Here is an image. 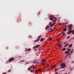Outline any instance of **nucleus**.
I'll list each match as a JSON object with an SVG mask.
<instances>
[{"label":"nucleus","instance_id":"79ce46f5","mask_svg":"<svg viewBox=\"0 0 74 74\" xmlns=\"http://www.w3.org/2000/svg\"><path fill=\"white\" fill-rule=\"evenodd\" d=\"M68 23V22H66L65 23V25H67V24Z\"/></svg>","mask_w":74,"mask_h":74},{"label":"nucleus","instance_id":"cd10ccee","mask_svg":"<svg viewBox=\"0 0 74 74\" xmlns=\"http://www.w3.org/2000/svg\"><path fill=\"white\" fill-rule=\"evenodd\" d=\"M46 65L47 67H49V64H47Z\"/></svg>","mask_w":74,"mask_h":74},{"label":"nucleus","instance_id":"b1692460","mask_svg":"<svg viewBox=\"0 0 74 74\" xmlns=\"http://www.w3.org/2000/svg\"><path fill=\"white\" fill-rule=\"evenodd\" d=\"M50 19H51V20H53V18H52V17H50Z\"/></svg>","mask_w":74,"mask_h":74},{"label":"nucleus","instance_id":"f3484780","mask_svg":"<svg viewBox=\"0 0 74 74\" xmlns=\"http://www.w3.org/2000/svg\"><path fill=\"white\" fill-rule=\"evenodd\" d=\"M39 46H40V45H36V48H38V47H39Z\"/></svg>","mask_w":74,"mask_h":74},{"label":"nucleus","instance_id":"8fccbe9b","mask_svg":"<svg viewBox=\"0 0 74 74\" xmlns=\"http://www.w3.org/2000/svg\"><path fill=\"white\" fill-rule=\"evenodd\" d=\"M60 40L59 39V40H58V41H60Z\"/></svg>","mask_w":74,"mask_h":74},{"label":"nucleus","instance_id":"f704fd0d","mask_svg":"<svg viewBox=\"0 0 74 74\" xmlns=\"http://www.w3.org/2000/svg\"><path fill=\"white\" fill-rule=\"evenodd\" d=\"M54 19H55L56 21H57V19L55 17H54Z\"/></svg>","mask_w":74,"mask_h":74},{"label":"nucleus","instance_id":"a878e982","mask_svg":"<svg viewBox=\"0 0 74 74\" xmlns=\"http://www.w3.org/2000/svg\"><path fill=\"white\" fill-rule=\"evenodd\" d=\"M52 23V22H51L50 23H49V25H51V23Z\"/></svg>","mask_w":74,"mask_h":74},{"label":"nucleus","instance_id":"de8ad7c7","mask_svg":"<svg viewBox=\"0 0 74 74\" xmlns=\"http://www.w3.org/2000/svg\"><path fill=\"white\" fill-rule=\"evenodd\" d=\"M52 28H50V29H49V30H52Z\"/></svg>","mask_w":74,"mask_h":74},{"label":"nucleus","instance_id":"4c0bfd02","mask_svg":"<svg viewBox=\"0 0 74 74\" xmlns=\"http://www.w3.org/2000/svg\"><path fill=\"white\" fill-rule=\"evenodd\" d=\"M41 64H42L43 65H44V63H42V62H41Z\"/></svg>","mask_w":74,"mask_h":74},{"label":"nucleus","instance_id":"6e6d98bb","mask_svg":"<svg viewBox=\"0 0 74 74\" xmlns=\"http://www.w3.org/2000/svg\"><path fill=\"white\" fill-rule=\"evenodd\" d=\"M56 29V28H53V29Z\"/></svg>","mask_w":74,"mask_h":74},{"label":"nucleus","instance_id":"bf43d9fd","mask_svg":"<svg viewBox=\"0 0 74 74\" xmlns=\"http://www.w3.org/2000/svg\"><path fill=\"white\" fill-rule=\"evenodd\" d=\"M73 39H74V37L73 38Z\"/></svg>","mask_w":74,"mask_h":74},{"label":"nucleus","instance_id":"3c124183","mask_svg":"<svg viewBox=\"0 0 74 74\" xmlns=\"http://www.w3.org/2000/svg\"><path fill=\"white\" fill-rule=\"evenodd\" d=\"M59 25H61V23H59Z\"/></svg>","mask_w":74,"mask_h":74},{"label":"nucleus","instance_id":"052dcab7","mask_svg":"<svg viewBox=\"0 0 74 74\" xmlns=\"http://www.w3.org/2000/svg\"><path fill=\"white\" fill-rule=\"evenodd\" d=\"M55 74H56V73H55Z\"/></svg>","mask_w":74,"mask_h":74},{"label":"nucleus","instance_id":"412c9836","mask_svg":"<svg viewBox=\"0 0 74 74\" xmlns=\"http://www.w3.org/2000/svg\"><path fill=\"white\" fill-rule=\"evenodd\" d=\"M70 36H68L67 38V39H69V38H70Z\"/></svg>","mask_w":74,"mask_h":74},{"label":"nucleus","instance_id":"a18cd8bd","mask_svg":"<svg viewBox=\"0 0 74 74\" xmlns=\"http://www.w3.org/2000/svg\"><path fill=\"white\" fill-rule=\"evenodd\" d=\"M62 47V45H61L60 46V48H61V47Z\"/></svg>","mask_w":74,"mask_h":74},{"label":"nucleus","instance_id":"58836bf2","mask_svg":"<svg viewBox=\"0 0 74 74\" xmlns=\"http://www.w3.org/2000/svg\"><path fill=\"white\" fill-rule=\"evenodd\" d=\"M62 24H63V25H64L65 24V23H62Z\"/></svg>","mask_w":74,"mask_h":74},{"label":"nucleus","instance_id":"7c9ffc66","mask_svg":"<svg viewBox=\"0 0 74 74\" xmlns=\"http://www.w3.org/2000/svg\"><path fill=\"white\" fill-rule=\"evenodd\" d=\"M53 31H54V30L53 29V30H51V31L50 32H53Z\"/></svg>","mask_w":74,"mask_h":74},{"label":"nucleus","instance_id":"39448f33","mask_svg":"<svg viewBox=\"0 0 74 74\" xmlns=\"http://www.w3.org/2000/svg\"><path fill=\"white\" fill-rule=\"evenodd\" d=\"M71 32L73 34H74V30L72 31V30H69V32L67 33V34H69Z\"/></svg>","mask_w":74,"mask_h":74},{"label":"nucleus","instance_id":"f8f14e48","mask_svg":"<svg viewBox=\"0 0 74 74\" xmlns=\"http://www.w3.org/2000/svg\"><path fill=\"white\" fill-rule=\"evenodd\" d=\"M66 48L64 47L62 50V51H66Z\"/></svg>","mask_w":74,"mask_h":74},{"label":"nucleus","instance_id":"7ed1b4c3","mask_svg":"<svg viewBox=\"0 0 74 74\" xmlns=\"http://www.w3.org/2000/svg\"><path fill=\"white\" fill-rule=\"evenodd\" d=\"M41 35L39 36L38 37V39L37 40H34V42H38V41L40 40V38H41Z\"/></svg>","mask_w":74,"mask_h":74},{"label":"nucleus","instance_id":"864d4df0","mask_svg":"<svg viewBox=\"0 0 74 74\" xmlns=\"http://www.w3.org/2000/svg\"><path fill=\"white\" fill-rule=\"evenodd\" d=\"M56 74H58V72H57V73H56Z\"/></svg>","mask_w":74,"mask_h":74},{"label":"nucleus","instance_id":"423d86ee","mask_svg":"<svg viewBox=\"0 0 74 74\" xmlns=\"http://www.w3.org/2000/svg\"><path fill=\"white\" fill-rule=\"evenodd\" d=\"M14 58H10L9 60L8 61L10 63L11 62H12L14 60Z\"/></svg>","mask_w":74,"mask_h":74},{"label":"nucleus","instance_id":"20e7f679","mask_svg":"<svg viewBox=\"0 0 74 74\" xmlns=\"http://www.w3.org/2000/svg\"><path fill=\"white\" fill-rule=\"evenodd\" d=\"M68 27H69L68 29L69 30H71V29H72V27H73V25H72V24H69V25L68 26Z\"/></svg>","mask_w":74,"mask_h":74},{"label":"nucleus","instance_id":"f257e3e1","mask_svg":"<svg viewBox=\"0 0 74 74\" xmlns=\"http://www.w3.org/2000/svg\"><path fill=\"white\" fill-rule=\"evenodd\" d=\"M60 67L61 69H64L65 67H66V63H62L60 64Z\"/></svg>","mask_w":74,"mask_h":74},{"label":"nucleus","instance_id":"0eeeda50","mask_svg":"<svg viewBox=\"0 0 74 74\" xmlns=\"http://www.w3.org/2000/svg\"><path fill=\"white\" fill-rule=\"evenodd\" d=\"M34 66V65H32V66H30V67H29L28 69V71H29V70H30V69H32V68H33V67Z\"/></svg>","mask_w":74,"mask_h":74},{"label":"nucleus","instance_id":"5701e85b","mask_svg":"<svg viewBox=\"0 0 74 74\" xmlns=\"http://www.w3.org/2000/svg\"><path fill=\"white\" fill-rule=\"evenodd\" d=\"M11 69H10L8 71V72H9V73H10V72H11Z\"/></svg>","mask_w":74,"mask_h":74},{"label":"nucleus","instance_id":"6e6552de","mask_svg":"<svg viewBox=\"0 0 74 74\" xmlns=\"http://www.w3.org/2000/svg\"><path fill=\"white\" fill-rule=\"evenodd\" d=\"M31 51V49H28L26 50H25V51H28V52H30Z\"/></svg>","mask_w":74,"mask_h":74},{"label":"nucleus","instance_id":"4d7b16f0","mask_svg":"<svg viewBox=\"0 0 74 74\" xmlns=\"http://www.w3.org/2000/svg\"><path fill=\"white\" fill-rule=\"evenodd\" d=\"M33 69H35V68H33Z\"/></svg>","mask_w":74,"mask_h":74},{"label":"nucleus","instance_id":"e433bc0d","mask_svg":"<svg viewBox=\"0 0 74 74\" xmlns=\"http://www.w3.org/2000/svg\"><path fill=\"white\" fill-rule=\"evenodd\" d=\"M74 63V61H72L71 62V63Z\"/></svg>","mask_w":74,"mask_h":74},{"label":"nucleus","instance_id":"13d9d810","mask_svg":"<svg viewBox=\"0 0 74 74\" xmlns=\"http://www.w3.org/2000/svg\"><path fill=\"white\" fill-rule=\"evenodd\" d=\"M26 64H28V63H27Z\"/></svg>","mask_w":74,"mask_h":74},{"label":"nucleus","instance_id":"72a5a7b5","mask_svg":"<svg viewBox=\"0 0 74 74\" xmlns=\"http://www.w3.org/2000/svg\"><path fill=\"white\" fill-rule=\"evenodd\" d=\"M58 45L59 47V46H60V44H58Z\"/></svg>","mask_w":74,"mask_h":74},{"label":"nucleus","instance_id":"f03ea898","mask_svg":"<svg viewBox=\"0 0 74 74\" xmlns=\"http://www.w3.org/2000/svg\"><path fill=\"white\" fill-rule=\"evenodd\" d=\"M68 51H66L64 52L65 53H67V55L66 56H69L70 54V52H69L71 51V50L70 49H67Z\"/></svg>","mask_w":74,"mask_h":74},{"label":"nucleus","instance_id":"6ab92c4d","mask_svg":"<svg viewBox=\"0 0 74 74\" xmlns=\"http://www.w3.org/2000/svg\"><path fill=\"white\" fill-rule=\"evenodd\" d=\"M66 28H64V29H63L64 32H65V31H66Z\"/></svg>","mask_w":74,"mask_h":74},{"label":"nucleus","instance_id":"1a4fd4ad","mask_svg":"<svg viewBox=\"0 0 74 74\" xmlns=\"http://www.w3.org/2000/svg\"><path fill=\"white\" fill-rule=\"evenodd\" d=\"M49 27V25L45 27V30H47V29H48Z\"/></svg>","mask_w":74,"mask_h":74},{"label":"nucleus","instance_id":"dca6fc26","mask_svg":"<svg viewBox=\"0 0 74 74\" xmlns=\"http://www.w3.org/2000/svg\"><path fill=\"white\" fill-rule=\"evenodd\" d=\"M72 46H73V45H70L69 46V48H71V47H72Z\"/></svg>","mask_w":74,"mask_h":74},{"label":"nucleus","instance_id":"49530a36","mask_svg":"<svg viewBox=\"0 0 74 74\" xmlns=\"http://www.w3.org/2000/svg\"><path fill=\"white\" fill-rule=\"evenodd\" d=\"M31 73H33V71L31 70Z\"/></svg>","mask_w":74,"mask_h":74},{"label":"nucleus","instance_id":"aec40b11","mask_svg":"<svg viewBox=\"0 0 74 74\" xmlns=\"http://www.w3.org/2000/svg\"><path fill=\"white\" fill-rule=\"evenodd\" d=\"M35 73H38V70H36L35 71Z\"/></svg>","mask_w":74,"mask_h":74},{"label":"nucleus","instance_id":"473e14b6","mask_svg":"<svg viewBox=\"0 0 74 74\" xmlns=\"http://www.w3.org/2000/svg\"><path fill=\"white\" fill-rule=\"evenodd\" d=\"M58 70V69H55V71H57Z\"/></svg>","mask_w":74,"mask_h":74},{"label":"nucleus","instance_id":"a19ab883","mask_svg":"<svg viewBox=\"0 0 74 74\" xmlns=\"http://www.w3.org/2000/svg\"><path fill=\"white\" fill-rule=\"evenodd\" d=\"M21 62H24V60H21Z\"/></svg>","mask_w":74,"mask_h":74},{"label":"nucleus","instance_id":"9d476101","mask_svg":"<svg viewBox=\"0 0 74 74\" xmlns=\"http://www.w3.org/2000/svg\"><path fill=\"white\" fill-rule=\"evenodd\" d=\"M61 33L62 35H66V34H65V32H64L63 31Z\"/></svg>","mask_w":74,"mask_h":74},{"label":"nucleus","instance_id":"c85d7f7f","mask_svg":"<svg viewBox=\"0 0 74 74\" xmlns=\"http://www.w3.org/2000/svg\"><path fill=\"white\" fill-rule=\"evenodd\" d=\"M52 22H56V21L54 20H53L52 21Z\"/></svg>","mask_w":74,"mask_h":74},{"label":"nucleus","instance_id":"09e8293b","mask_svg":"<svg viewBox=\"0 0 74 74\" xmlns=\"http://www.w3.org/2000/svg\"><path fill=\"white\" fill-rule=\"evenodd\" d=\"M64 44H66V42H64Z\"/></svg>","mask_w":74,"mask_h":74},{"label":"nucleus","instance_id":"9b49d317","mask_svg":"<svg viewBox=\"0 0 74 74\" xmlns=\"http://www.w3.org/2000/svg\"><path fill=\"white\" fill-rule=\"evenodd\" d=\"M73 51H74V49H73L71 50V51L70 53V55L71 54H72V53H73Z\"/></svg>","mask_w":74,"mask_h":74},{"label":"nucleus","instance_id":"5fc2aeb1","mask_svg":"<svg viewBox=\"0 0 74 74\" xmlns=\"http://www.w3.org/2000/svg\"><path fill=\"white\" fill-rule=\"evenodd\" d=\"M4 74H6L5 73H4Z\"/></svg>","mask_w":74,"mask_h":74},{"label":"nucleus","instance_id":"ea45409f","mask_svg":"<svg viewBox=\"0 0 74 74\" xmlns=\"http://www.w3.org/2000/svg\"><path fill=\"white\" fill-rule=\"evenodd\" d=\"M29 37L31 38H32V37L31 36H29Z\"/></svg>","mask_w":74,"mask_h":74},{"label":"nucleus","instance_id":"603ef678","mask_svg":"<svg viewBox=\"0 0 74 74\" xmlns=\"http://www.w3.org/2000/svg\"><path fill=\"white\" fill-rule=\"evenodd\" d=\"M67 27V26H65V27Z\"/></svg>","mask_w":74,"mask_h":74},{"label":"nucleus","instance_id":"c9c22d12","mask_svg":"<svg viewBox=\"0 0 74 74\" xmlns=\"http://www.w3.org/2000/svg\"><path fill=\"white\" fill-rule=\"evenodd\" d=\"M41 12H38V15L40 14Z\"/></svg>","mask_w":74,"mask_h":74},{"label":"nucleus","instance_id":"680f3d73","mask_svg":"<svg viewBox=\"0 0 74 74\" xmlns=\"http://www.w3.org/2000/svg\"><path fill=\"white\" fill-rule=\"evenodd\" d=\"M33 71H34V70H33Z\"/></svg>","mask_w":74,"mask_h":74},{"label":"nucleus","instance_id":"a211bd4d","mask_svg":"<svg viewBox=\"0 0 74 74\" xmlns=\"http://www.w3.org/2000/svg\"><path fill=\"white\" fill-rule=\"evenodd\" d=\"M43 40H44V39H43V38H42L40 39V41L42 42V41H43Z\"/></svg>","mask_w":74,"mask_h":74},{"label":"nucleus","instance_id":"2eb2a0df","mask_svg":"<svg viewBox=\"0 0 74 74\" xmlns=\"http://www.w3.org/2000/svg\"><path fill=\"white\" fill-rule=\"evenodd\" d=\"M42 62H43V63H45L46 62V61H45V60H42Z\"/></svg>","mask_w":74,"mask_h":74},{"label":"nucleus","instance_id":"37998d69","mask_svg":"<svg viewBox=\"0 0 74 74\" xmlns=\"http://www.w3.org/2000/svg\"><path fill=\"white\" fill-rule=\"evenodd\" d=\"M36 62H33L32 63H36Z\"/></svg>","mask_w":74,"mask_h":74},{"label":"nucleus","instance_id":"c756f323","mask_svg":"<svg viewBox=\"0 0 74 74\" xmlns=\"http://www.w3.org/2000/svg\"><path fill=\"white\" fill-rule=\"evenodd\" d=\"M36 46H34L33 47V49H36Z\"/></svg>","mask_w":74,"mask_h":74},{"label":"nucleus","instance_id":"4be33fe9","mask_svg":"<svg viewBox=\"0 0 74 74\" xmlns=\"http://www.w3.org/2000/svg\"><path fill=\"white\" fill-rule=\"evenodd\" d=\"M53 40L52 38H49V41H51V40Z\"/></svg>","mask_w":74,"mask_h":74},{"label":"nucleus","instance_id":"2f4dec72","mask_svg":"<svg viewBox=\"0 0 74 74\" xmlns=\"http://www.w3.org/2000/svg\"><path fill=\"white\" fill-rule=\"evenodd\" d=\"M38 70V71H41V69H39L38 70Z\"/></svg>","mask_w":74,"mask_h":74},{"label":"nucleus","instance_id":"bb28decb","mask_svg":"<svg viewBox=\"0 0 74 74\" xmlns=\"http://www.w3.org/2000/svg\"><path fill=\"white\" fill-rule=\"evenodd\" d=\"M53 26V24H52L50 26V27H52V26Z\"/></svg>","mask_w":74,"mask_h":74},{"label":"nucleus","instance_id":"c03bdc74","mask_svg":"<svg viewBox=\"0 0 74 74\" xmlns=\"http://www.w3.org/2000/svg\"><path fill=\"white\" fill-rule=\"evenodd\" d=\"M55 23H53L52 24H53V25H55Z\"/></svg>","mask_w":74,"mask_h":74},{"label":"nucleus","instance_id":"393cba45","mask_svg":"<svg viewBox=\"0 0 74 74\" xmlns=\"http://www.w3.org/2000/svg\"><path fill=\"white\" fill-rule=\"evenodd\" d=\"M50 17L52 18V17H54V16L53 15H51L50 16Z\"/></svg>","mask_w":74,"mask_h":74},{"label":"nucleus","instance_id":"ddd939ff","mask_svg":"<svg viewBox=\"0 0 74 74\" xmlns=\"http://www.w3.org/2000/svg\"><path fill=\"white\" fill-rule=\"evenodd\" d=\"M56 67V66H55L54 65L52 66H51V68L52 69H53L54 68H55Z\"/></svg>","mask_w":74,"mask_h":74},{"label":"nucleus","instance_id":"4468645a","mask_svg":"<svg viewBox=\"0 0 74 74\" xmlns=\"http://www.w3.org/2000/svg\"><path fill=\"white\" fill-rule=\"evenodd\" d=\"M69 46V44H67L66 45H65L64 46V47H68Z\"/></svg>","mask_w":74,"mask_h":74}]
</instances>
